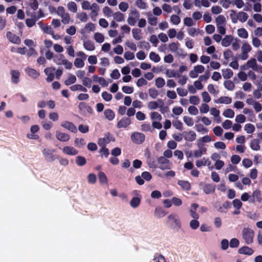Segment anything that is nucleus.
<instances>
[{"mask_svg": "<svg viewBox=\"0 0 262 262\" xmlns=\"http://www.w3.org/2000/svg\"><path fill=\"white\" fill-rule=\"evenodd\" d=\"M242 236L247 244H251L253 242L254 232L251 228H244L242 231Z\"/></svg>", "mask_w": 262, "mask_h": 262, "instance_id": "1", "label": "nucleus"}, {"mask_svg": "<svg viewBox=\"0 0 262 262\" xmlns=\"http://www.w3.org/2000/svg\"><path fill=\"white\" fill-rule=\"evenodd\" d=\"M157 162L159 164V168L162 170H164L171 168V164L169 160L163 156L159 157L157 159Z\"/></svg>", "mask_w": 262, "mask_h": 262, "instance_id": "2", "label": "nucleus"}, {"mask_svg": "<svg viewBox=\"0 0 262 262\" xmlns=\"http://www.w3.org/2000/svg\"><path fill=\"white\" fill-rule=\"evenodd\" d=\"M130 138L134 143L141 144L144 142L145 136L143 133L135 132L131 135Z\"/></svg>", "mask_w": 262, "mask_h": 262, "instance_id": "3", "label": "nucleus"}, {"mask_svg": "<svg viewBox=\"0 0 262 262\" xmlns=\"http://www.w3.org/2000/svg\"><path fill=\"white\" fill-rule=\"evenodd\" d=\"M167 222L168 224H172L173 223L174 226L178 227L179 229L181 227V222L177 214L172 213L168 215L167 217Z\"/></svg>", "mask_w": 262, "mask_h": 262, "instance_id": "4", "label": "nucleus"}, {"mask_svg": "<svg viewBox=\"0 0 262 262\" xmlns=\"http://www.w3.org/2000/svg\"><path fill=\"white\" fill-rule=\"evenodd\" d=\"M78 108L80 113L83 115H86V113L92 114L93 112L92 108L88 105L85 102H80L78 105Z\"/></svg>", "mask_w": 262, "mask_h": 262, "instance_id": "5", "label": "nucleus"}, {"mask_svg": "<svg viewBox=\"0 0 262 262\" xmlns=\"http://www.w3.org/2000/svg\"><path fill=\"white\" fill-rule=\"evenodd\" d=\"M112 141H114L115 139L110 133H107L105 134V137L99 139L98 144L100 146H106V144Z\"/></svg>", "mask_w": 262, "mask_h": 262, "instance_id": "6", "label": "nucleus"}, {"mask_svg": "<svg viewBox=\"0 0 262 262\" xmlns=\"http://www.w3.org/2000/svg\"><path fill=\"white\" fill-rule=\"evenodd\" d=\"M54 150L45 148L42 150V154L45 159L48 162H53L55 160V157L53 155Z\"/></svg>", "mask_w": 262, "mask_h": 262, "instance_id": "7", "label": "nucleus"}, {"mask_svg": "<svg viewBox=\"0 0 262 262\" xmlns=\"http://www.w3.org/2000/svg\"><path fill=\"white\" fill-rule=\"evenodd\" d=\"M55 71V68L53 67H48L44 70L45 73L47 75V77L46 78L47 82H50L53 80L55 77L54 73Z\"/></svg>", "mask_w": 262, "mask_h": 262, "instance_id": "8", "label": "nucleus"}, {"mask_svg": "<svg viewBox=\"0 0 262 262\" xmlns=\"http://www.w3.org/2000/svg\"><path fill=\"white\" fill-rule=\"evenodd\" d=\"M183 136L186 141L192 142L195 140L196 135L193 130H190L189 132L184 131L183 132Z\"/></svg>", "mask_w": 262, "mask_h": 262, "instance_id": "9", "label": "nucleus"}, {"mask_svg": "<svg viewBox=\"0 0 262 262\" xmlns=\"http://www.w3.org/2000/svg\"><path fill=\"white\" fill-rule=\"evenodd\" d=\"M61 126L69 131L76 133L77 132V128L73 123L68 121H63L61 123Z\"/></svg>", "mask_w": 262, "mask_h": 262, "instance_id": "10", "label": "nucleus"}, {"mask_svg": "<svg viewBox=\"0 0 262 262\" xmlns=\"http://www.w3.org/2000/svg\"><path fill=\"white\" fill-rule=\"evenodd\" d=\"M7 38L9 40L15 44H19L21 42L20 38L17 35L13 34L10 31H8L6 33Z\"/></svg>", "mask_w": 262, "mask_h": 262, "instance_id": "11", "label": "nucleus"}, {"mask_svg": "<svg viewBox=\"0 0 262 262\" xmlns=\"http://www.w3.org/2000/svg\"><path fill=\"white\" fill-rule=\"evenodd\" d=\"M131 123V120L128 117H123L118 121L117 126L118 128H126Z\"/></svg>", "mask_w": 262, "mask_h": 262, "instance_id": "12", "label": "nucleus"}, {"mask_svg": "<svg viewBox=\"0 0 262 262\" xmlns=\"http://www.w3.org/2000/svg\"><path fill=\"white\" fill-rule=\"evenodd\" d=\"M56 137L59 141L63 142L68 141L70 139V136L69 134L60 131H56Z\"/></svg>", "mask_w": 262, "mask_h": 262, "instance_id": "13", "label": "nucleus"}, {"mask_svg": "<svg viewBox=\"0 0 262 262\" xmlns=\"http://www.w3.org/2000/svg\"><path fill=\"white\" fill-rule=\"evenodd\" d=\"M62 152L66 155L74 156L78 153V151L72 146H65L62 149Z\"/></svg>", "mask_w": 262, "mask_h": 262, "instance_id": "14", "label": "nucleus"}, {"mask_svg": "<svg viewBox=\"0 0 262 262\" xmlns=\"http://www.w3.org/2000/svg\"><path fill=\"white\" fill-rule=\"evenodd\" d=\"M157 160L154 158L151 157L149 154L147 157V164L149 167L156 169L157 168Z\"/></svg>", "mask_w": 262, "mask_h": 262, "instance_id": "15", "label": "nucleus"}, {"mask_svg": "<svg viewBox=\"0 0 262 262\" xmlns=\"http://www.w3.org/2000/svg\"><path fill=\"white\" fill-rule=\"evenodd\" d=\"M25 71L29 76L34 79L38 78L40 75L38 71L32 68H27L26 69Z\"/></svg>", "mask_w": 262, "mask_h": 262, "instance_id": "16", "label": "nucleus"}, {"mask_svg": "<svg viewBox=\"0 0 262 262\" xmlns=\"http://www.w3.org/2000/svg\"><path fill=\"white\" fill-rule=\"evenodd\" d=\"M238 252L241 254L251 255L254 253V250L249 247L243 246L238 249Z\"/></svg>", "mask_w": 262, "mask_h": 262, "instance_id": "17", "label": "nucleus"}, {"mask_svg": "<svg viewBox=\"0 0 262 262\" xmlns=\"http://www.w3.org/2000/svg\"><path fill=\"white\" fill-rule=\"evenodd\" d=\"M11 75L12 82L15 84L18 83L19 81L20 73L17 70H11L10 72Z\"/></svg>", "mask_w": 262, "mask_h": 262, "instance_id": "18", "label": "nucleus"}, {"mask_svg": "<svg viewBox=\"0 0 262 262\" xmlns=\"http://www.w3.org/2000/svg\"><path fill=\"white\" fill-rule=\"evenodd\" d=\"M252 198L251 202L254 203L255 201H257L260 203L262 201L261 193L259 189H256L252 193Z\"/></svg>", "mask_w": 262, "mask_h": 262, "instance_id": "19", "label": "nucleus"}, {"mask_svg": "<svg viewBox=\"0 0 262 262\" xmlns=\"http://www.w3.org/2000/svg\"><path fill=\"white\" fill-rule=\"evenodd\" d=\"M232 102L231 98L228 96H223L221 97L217 100H214V102L216 103H221V104H230Z\"/></svg>", "mask_w": 262, "mask_h": 262, "instance_id": "20", "label": "nucleus"}, {"mask_svg": "<svg viewBox=\"0 0 262 262\" xmlns=\"http://www.w3.org/2000/svg\"><path fill=\"white\" fill-rule=\"evenodd\" d=\"M203 191L206 194L213 193L215 191V186L211 184H205L203 186Z\"/></svg>", "mask_w": 262, "mask_h": 262, "instance_id": "21", "label": "nucleus"}, {"mask_svg": "<svg viewBox=\"0 0 262 262\" xmlns=\"http://www.w3.org/2000/svg\"><path fill=\"white\" fill-rule=\"evenodd\" d=\"M248 66L249 68H251L253 71H258V64L256 62V60L255 58H252L250 60H249L247 62Z\"/></svg>", "mask_w": 262, "mask_h": 262, "instance_id": "22", "label": "nucleus"}, {"mask_svg": "<svg viewBox=\"0 0 262 262\" xmlns=\"http://www.w3.org/2000/svg\"><path fill=\"white\" fill-rule=\"evenodd\" d=\"M178 184L184 190H189L190 189V184L188 181L184 180H179Z\"/></svg>", "mask_w": 262, "mask_h": 262, "instance_id": "23", "label": "nucleus"}, {"mask_svg": "<svg viewBox=\"0 0 262 262\" xmlns=\"http://www.w3.org/2000/svg\"><path fill=\"white\" fill-rule=\"evenodd\" d=\"M83 47L88 51H93L95 49L94 43L91 40H88L84 41Z\"/></svg>", "mask_w": 262, "mask_h": 262, "instance_id": "24", "label": "nucleus"}, {"mask_svg": "<svg viewBox=\"0 0 262 262\" xmlns=\"http://www.w3.org/2000/svg\"><path fill=\"white\" fill-rule=\"evenodd\" d=\"M233 36L231 35H226L222 40V45L224 47H228L230 45L233 40Z\"/></svg>", "mask_w": 262, "mask_h": 262, "instance_id": "25", "label": "nucleus"}, {"mask_svg": "<svg viewBox=\"0 0 262 262\" xmlns=\"http://www.w3.org/2000/svg\"><path fill=\"white\" fill-rule=\"evenodd\" d=\"M260 141L257 139L252 140L250 142V147L254 150H259L260 149Z\"/></svg>", "mask_w": 262, "mask_h": 262, "instance_id": "26", "label": "nucleus"}, {"mask_svg": "<svg viewBox=\"0 0 262 262\" xmlns=\"http://www.w3.org/2000/svg\"><path fill=\"white\" fill-rule=\"evenodd\" d=\"M104 115L106 119L109 121L113 120L115 118V113L111 109H106L104 112Z\"/></svg>", "mask_w": 262, "mask_h": 262, "instance_id": "27", "label": "nucleus"}, {"mask_svg": "<svg viewBox=\"0 0 262 262\" xmlns=\"http://www.w3.org/2000/svg\"><path fill=\"white\" fill-rule=\"evenodd\" d=\"M154 214L158 218L164 216L166 214L165 211L161 207H157L155 209Z\"/></svg>", "mask_w": 262, "mask_h": 262, "instance_id": "28", "label": "nucleus"}, {"mask_svg": "<svg viewBox=\"0 0 262 262\" xmlns=\"http://www.w3.org/2000/svg\"><path fill=\"white\" fill-rule=\"evenodd\" d=\"M223 76L225 79H228L233 76V73L230 69H226L222 70Z\"/></svg>", "mask_w": 262, "mask_h": 262, "instance_id": "29", "label": "nucleus"}, {"mask_svg": "<svg viewBox=\"0 0 262 262\" xmlns=\"http://www.w3.org/2000/svg\"><path fill=\"white\" fill-rule=\"evenodd\" d=\"M75 162L78 166H83L86 164V160L84 157L78 156L76 158Z\"/></svg>", "mask_w": 262, "mask_h": 262, "instance_id": "30", "label": "nucleus"}, {"mask_svg": "<svg viewBox=\"0 0 262 262\" xmlns=\"http://www.w3.org/2000/svg\"><path fill=\"white\" fill-rule=\"evenodd\" d=\"M141 203V199L139 197H134L130 201V205L134 208L138 207Z\"/></svg>", "mask_w": 262, "mask_h": 262, "instance_id": "31", "label": "nucleus"}, {"mask_svg": "<svg viewBox=\"0 0 262 262\" xmlns=\"http://www.w3.org/2000/svg\"><path fill=\"white\" fill-rule=\"evenodd\" d=\"M64 60H66L65 57L63 54L55 56L53 59L54 62L58 65H61Z\"/></svg>", "mask_w": 262, "mask_h": 262, "instance_id": "32", "label": "nucleus"}, {"mask_svg": "<svg viewBox=\"0 0 262 262\" xmlns=\"http://www.w3.org/2000/svg\"><path fill=\"white\" fill-rule=\"evenodd\" d=\"M166 74L168 77H179L180 75L177 71L174 70L167 69L166 71Z\"/></svg>", "mask_w": 262, "mask_h": 262, "instance_id": "33", "label": "nucleus"}, {"mask_svg": "<svg viewBox=\"0 0 262 262\" xmlns=\"http://www.w3.org/2000/svg\"><path fill=\"white\" fill-rule=\"evenodd\" d=\"M237 17L238 20L242 23H244L248 19L249 16L246 12L241 11L238 13Z\"/></svg>", "mask_w": 262, "mask_h": 262, "instance_id": "34", "label": "nucleus"}, {"mask_svg": "<svg viewBox=\"0 0 262 262\" xmlns=\"http://www.w3.org/2000/svg\"><path fill=\"white\" fill-rule=\"evenodd\" d=\"M98 176L99 182L101 184H107V179L104 172L99 171Z\"/></svg>", "mask_w": 262, "mask_h": 262, "instance_id": "35", "label": "nucleus"}, {"mask_svg": "<svg viewBox=\"0 0 262 262\" xmlns=\"http://www.w3.org/2000/svg\"><path fill=\"white\" fill-rule=\"evenodd\" d=\"M141 31V30L138 28H134L132 30L133 37L136 40H139L142 38V37L140 36Z\"/></svg>", "mask_w": 262, "mask_h": 262, "instance_id": "36", "label": "nucleus"}, {"mask_svg": "<svg viewBox=\"0 0 262 262\" xmlns=\"http://www.w3.org/2000/svg\"><path fill=\"white\" fill-rule=\"evenodd\" d=\"M113 17L114 19L118 22L124 20V15L120 12H117L114 13Z\"/></svg>", "mask_w": 262, "mask_h": 262, "instance_id": "37", "label": "nucleus"}, {"mask_svg": "<svg viewBox=\"0 0 262 262\" xmlns=\"http://www.w3.org/2000/svg\"><path fill=\"white\" fill-rule=\"evenodd\" d=\"M238 35L243 38H247L248 37V33L244 28H240L237 30Z\"/></svg>", "mask_w": 262, "mask_h": 262, "instance_id": "38", "label": "nucleus"}, {"mask_svg": "<svg viewBox=\"0 0 262 262\" xmlns=\"http://www.w3.org/2000/svg\"><path fill=\"white\" fill-rule=\"evenodd\" d=\"M194 127L198 132L207 133L209 131L208 129L205 127L202 124H196Z\"/></svg>", "mask_w": 262, "mask_h": 262, "instance_id": "39", "label": "nucleus"}, {"mask_svg": "<svg viewBox=\"0 0 262 262\" xmlns=\"http://www.w3.org/2000/svg\"><path fill=\"white\" fill-rule=\"evenodd\" d=\"M224 86L229 91H232L234 88V83L231 80L225 81L224 82Z\"/></svg>", "mask_w": 262, "mask_h": 262, "instance_id": "40", "label": "nucleus"}, {"mask_svg": "<svg viewBox=\"0 0 262 262\" xmlns=\"http://www.w3.org/2000/svg\"><path fill=\"white\" fill-rule=\"evenodd\" d=\"M223 115L227 118H232L234 116V112L231 108H227L224 111Z\"/></svg>", "mask_w": 262, "mask_h": 262, "instance_id": "41", "label": "nucleus"}, {"mask_svg": "<svg viewBox=\"0 0 262 262\" xmlns=\"http://www.w3.org/2000/svg\"><path fill=\"white\" fill-rule=\"evenodd\" d=\"M85 142L83 138H76L74 141L75 145L78 147H81L85 145Z\"/></svg>", "mask_w": 262, "mask_h": 262, "instance_id": "42", "label": "nucleus"}, {"mask_svg": "<svg viewBox=\"0 0 262 262\" xmlns=\"http://www.w3.org/2000/svg\"><path fill=\"white\" fill-rule=\"evenodd\" d=\"M231 13L230 14V17L231 19V21L233 24H236L238 20V13H236V11L234 10L230 11Z\"/></svg>", "mask_w": 262, "mask_h": 262, "instance_id": "43", "label": "nucleus"}, {"mask_svg": "<svg viewBox=\"0 0 262 262\" xmlns=\"http://www.w3.org/2000/svg\"><path fill=\"white\" fill-rule=\"evenodd\" d=\"M165 84V80L162 77H158L155 80V84L158 88H162Z\"/></svg>", "mask_w": 262, "mask_h": 262, "instance_id": "44", "label": "nucleus"}, {"mask_svg": "<svg viewBox=\"0 0 262 262\" xmlns=\"http://www.w3.org/2000/svg\"><path fill=\"white\" fill-rule=\"evenodd\" d=\"M76 81V78L75 75H70L68 79L64 81V84L66 85H70L74 83Z\"/></svg>", "mask_w": 262, "mask_h": 262, "instance_id": "45", "label": "nucleus"}, {"mask_svg": "<svg viewBox=\"0 0 262 262\" xmlns=\"http://www.w3.org/2000/svg\"><path fill=\"white\" fill-rule=\"evenodd\" d=\"M94 37V39L97 42L102 43L104 40V37L103 35L100 33H95Z\"/></svg>", "mask_w": 262, "mask_h": 262, "instance_id": "46", "label": "nucleus"}, {"mask_svg": "<svg viewBox=\"0 0 262 262\" xmlns=\"http://www.w3.org/2000/svg\"><path fill=\"white\" fill-rule=\"evenodd\" d=\"M244 129L247 133L251 134L254 132L255 128L254 125L248 123L245 125Z\"/></svg>", "mask_w": 262, "mask_h": 262, "instance_id": "47", "label": "nucleus"}, {"mask_svg": "<svg viewBox=\"0 0 262 262\" xmlns=\"http://www.w3.org/2000/svg\"><path fill=\"white\" fill-rule=\"evenodd\" d=\"M68 9L73 12H76L77 11V7L76 4L74 2H71L68 4L67 5Z\"/></svg>", "mask_w": 262, "mask_h": 262, "instance_id": "48", "label": "nucleus"}, {"mask_svg": "<svg viewBox=\"0 0 262 262\" xmlns=\"http://www.w3.org/2000/svg\"><path fill=\"white\" fill-rule=\"evenodd\" d=\"M149 56L150 59L154 61L155 62H158L160 60V57L159 55L156 54L155 52H151L149 53Z\"/></svg>", "mask_w": 262, "mask_h": 262, "instance_id": "49", "label": "nucleus"}, {"mask_svg": "<svg viewBox=\"0 0 262 262\" xmlns=\"http://www.w3.org/2000/svg\"><path fill=\"white\" fill-rule=\"evenodd\" d=\"M180 44L178 42H173L169 45V49L172 52H176L177 51Z\"/></svg>", "mask_w": 262, "mask_h": 262, "instance_id": "50", "label": "nucleus"}, {"mask_svg": "<svg viewBox=\"0 0 262 262\" xmlns=\"http://www.w3.org/2000/svg\"><path fill=\"white\" fill-rule=\"evenodd\" d=\"M216 23L217 26L224 25L226 22V18L224 16L220 15L216 18Z\"/></svg>", "mask_w": 262, "mask_h": 262, "instance_id": "51", "label": "nucleus"}, {"mask_svg": "<svg viewBox=\"0 0 262 262\" xmlns=\"http://www.w3.org/2000/svg\"><path fill=\"white\" fill-rule=\"evenodd\" d=\"M74 66L78 68H82L84 66V63L83 60L79 58H77L74 61Z\"/></svg>", "mask_w": 262, "mask_h": 262, "instance_id": "52", "label": "nucleus"}, {"mask_svg": "<svg viewBox=\"0 0 262 262\" xmlns=\"http://www.w3.org/2000/svg\"><path fill=\"white\" fill-rule=\"evenodd\" d=\"M252 50V48L251 46L247 42H245L243 43L242 47V51L245 52V53H248V52H250Z\"/></svg>", "mask_w": 262, "mask_h": 262, "instance_id": "53", "label": "nucleus"}, {"mask_svg": "<svg viewBox=\"0 0 262 262\" xmlns=\"http://www.w3.org/2000/svg\"><path fill=\"white\" fill-rule=\"evenodd\" d=\"M138 46L140 48H144L146 50H148L150 48L149 43L146 41H141L138 43Z\"/></svg>", "mask_w": 262, "mask_h": 262, "instance_id": "54", "label": "nucleus"}, {"mask_svg": "<svg viewBox=\"0 0 262 262\" xmlns=\"http://www.w3.org/2000/svg\"><path fill=\"white\" fill-rule=\"evenodd\" d=\"M208 162L209 160L204 158L202 160H197L196 161L195 164L198 167H201L202 166L206 165Z\"/></svg>", "mask_w": 262, "mask_h": 262, "instance_id": "55", "label": "nucleus"}, {"mask_svg": "<svg viewBox=\"0 0 262 262\" xmlns=\"http://www.w3.org/2000/svg\"><path fill=\"white\" fill-rule=\"evenodd\" d=\"M101 148L100 149L99 152L101 154V157L104 156L105 158H107L110 153L109 150L106 146H101Z\"/></svg>", "mask_w": 262, "mask_h": 262, "instance_id": "56", "label": "nucleus"}, {"mask_svg": "<svg viewBox=\"0 0 262 262\" xmlns=\"http://www.w3.org/2000/svg\"><path fill=\"white\" fill-rule=\"evenodd\" d=\"M232 204L233 207L238 210H239L243 205L242 202L237 199H234L232 201Z\"/></svg>", "mask_w": 262, "mask_h": 262, "instance_id": "57", "label": "nucleus"}, {"mask_svg": "<svg viewBox=\"0 0 262 262\" xmlns=\"http://www.w3.org/2000/svg\"><path fill=\"white\" fill-rule=\"evenodd\" d=\"M170 21L174 25H178L181 21V19L177 15H172L170 17Z\"/></svg>", "mask_w": 262, "mask_h": 262, "instance_id": "58", "label": "nucleus"}, {"mask_svg": "<svg viewBox=\"0 0 262 262\" xmlns=\"http://www.w3.org/2000/svg\"><path fill=\"white\" fill-rule=\"evenodd\" d=\"M229 244L231 248H236L239 246V242L238 239L233 238L230 240Z\"/></svg>", "mask_w": 262, "mask_h": 262, "instance_id": "59", "label": "nucleus"}, {"mask_svg": "<svg viewBox=\"0 0 262 262\" xmlns=\"http://www.w3.org/2000/svg\"><path fill=\"white\" fill-rule=\"evenodd\" d=\"M190 103L193 105H198L200 102V99L198 96H191L189 98Z\"/></svg>", "mask_w": 262, "mask_h": 262, "instance_id": "60", "label": "nucleus"}, {"mask_svg": "<svg viewBox=\"0 0 262 262\" xmlns=\"http://www.w3.org/2000/svg\"><path fill=\"white\" fill-rule=\"evenodd\" d=\"M88 181L89 183L94 184L96 182V176L94 173H90L88 176Z\"/></svg>", "mask_w": 262, "mask_h": 262, "instance_id": "61", "label": "nucleus"}, {"mask_svg": "<svg viewBox=\"0 0 262 262\" xmlns=\"http://www.w3.org/2000/svg\"><path fill=\"white\" fill-rule=\"evenodd\" d=\"M183 121L189 126H191L194 124L192 118L188 116H184L183 117Z\"/></svg>", "mask_w": 262, "mask_h": 262, "instance_id": "62", "label": "nucleus"}, {"mask_svg": "<svg viewBox=\"0 0 262 262\" xmlns=\"http://www.w3.org/2000/svg\"><path fill=\"white\" fill-rule=\"evenodd\" d=\"M29 6L33 10H36L38 7V3L37 0H29Z\"/></svg>", "mask_w": 262, "mask_h": 262, "instance_id": "63", "label": "nucleus"}, {"mask_svg": "<svg viewBox=\"0 0 262 262\" xmlns=\"http://www.w3.org/2000/svg\"><path fill=\"white\" fill-rule=\"evenodd\" d=\"M154 262H166L164 257L161 254H158L157 256H155L152 259Z\"/></svg>", "mask_w": 262, "mask_h": 262, "instance_id": "64", "label": "nucleus"}]
</instances>
